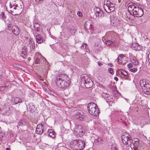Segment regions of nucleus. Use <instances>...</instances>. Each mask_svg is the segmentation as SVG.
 <instances>
[{
	"label": "nucleus",
	"mask_w": 150,
	"mask_h": 150,
	"mask_svg": "<svg viewBox=\"0 0 150 150\" xmlns=\"http://www.w3.org/2000/svg\"><path fill=\"white\" fill-rule=\"evenodd\" d=\"M55 83L58 87L64 88L68 86L70 81L69 80L68 77L67 75L61 74L56 78Z\"/></svg>",
	"instance_id": "f257e3e1"
},
{
	"label": "nucleus",
	"mask_w": 150,
	"mask_h": 150,
	"mask_svg": "<svg viewBox=\"0 0 150 150\" xmlns=\"http://www.w3.org/2000/svg\"><path fill=\"white\" fill-rule=\"evenodd\" d=\"M128 11L134 16L140 17L144 14V12L142 8L140 7H137L132 3L128 6Z\"/></svg>",
	"instance_id": "f03ea898"
},
{
	"label": "nucleus",
	"mask_w": 150,
	"mask_h": 150,
	"mask_svg": "<svg viewBox=\"0 0 150 150\" xmlns=\"http://www.w3.org/2000/svg\"><path fill=\"white\" fill-rule=\"evenodd\" d=\"M70 146L74 150H81L85 147V143L82 140L75 139L70 142Z\"/></svg>",
	"instance_id": "7ed1b4c3"
},
{
	"label": "nucleus",
	"mask_w": 150,
	"mask_h": 150,
	"mask_svg": "<svg viewBox=\"0 0 150 150\" xmlns=\"http://www.w3.org/2000/svg\"><path fill=\"white\" fill-rule=\"evenodd\" d=\"M139 83L144 93L147 95L150 94V81L148 80L144 79L141 80Z\"/></svg>",
	"instance_id": "20e7f679"
},
{
	"label": "nucleus",
	"mask_w": 150,
	"mask_h": 150,
	"mask_svg": "<svg viewBox=\"0 0 150 150\" xmlns=\"http://www.w3.org/2000/svg\"><path fill=\"white\" fill-rule=\"evenodd\" d=\"M89 112L91 115L96 116L99 112L98 106L95 103L93 102H91L88 104L87 107Z\"/></svg>",
	"instance_id": "39448f33"
},
{
	"label": "nucleus",
	"mask_w": 150,
	"mask_h": 150,
	"mask_svg": "<svg viewBox=\"0 0 150 150\" xmlns=\"http://www.w3.org/2000/svg\"><path fill=\"white\" fill-rule=\"evenodd\" d=\"M103 8L105 11L108 13H110L114 11L115 9V4L111 3L108 0H105Z\"/></svg>",
	"instance_id": "423d86ee"
},
{
	"label": "nucleus",
	"mask_w": 150,
	"mask_h": 150,
	"mask_svg": "<svg viewBox=\"0 0 150 150\" xmlns=\"http://www.w3.org/2000/svg\"><path fill=\"white\" fill-rule=\"evenodd\" d=\"M122 140L123 144L128 146H131L132 142L131 136L127 133L125 132L122 134L121 137Z\"/></svg>",
	"instance_id": "0eeeda50"
},
{
	"label": "nucleus",
	"mask_w": 150,
	"mask_h": 150,
	"mask_svg": "<svg viewBox=\"0 0 150 150\" xmlns=\"http://www.w3.org/2000/svg\"><path fill=\"white\" fill-rule=\"evenodd\" d=\"M73 132L74 135L77 137H81L83 135L82 126L79 125L75 126Z\"/></svg>",
	"instance_id": "6e6552de"
},
{
	"label": "nucleus",
	"mask_w": 150,
	"mask_h": 150,
	"mask_svg": "<svg viewBox=\"0 0 150 150\" xmlns=\"http://www.w3.org/2000/svg\"><path fill=\"white\" fill-rule=\"evenodd\" d=\"M84 84L86 88L92 87L93 85V81L87 76H85L84 78Z\"/></svg>",
	"instance_id": "1a4fd4ad"
},
{
	"label": "nucleus",
	"mask_w": 150,
	"mask_h": 150,
	"mask_svg": "<svg viewBox=\"0 0 150 150\" xmlns=\"http://www.w3.org/2000/svg\"><path fill=\"white\" fill-rule=\"evenodd\" d=\"M47 62V61L43 57L40 55L36 58L35 64H39L40 65H43Z\"/></svg>",
	"instance_id": "9d476101"
},
{
	"label": "nucleus",
	"mask_w": 150,
	"mask_h": 150,
	"mask_svg": "<svg viewBox=\"0 0 150 150\" xmlns=\"http://www.w3.org/2000/svg\"><path fill=\"white\" fill-rule=\"evenodd\" d=\"M94 12L96 17H102L104 16V13L99 8L96 7L94 9Z\"/></svg>",
	"instance_id": "9b49d317"
},
{
	"label": "nucleus",
	"mask_w": 150,
	"mask_h": 150,
	"mask_svg": "<svg viewBox=\"0 0 150 150\" xmlns=\"http://www.w3.org/2000/svg\"><path fill=\"white\" fill-rule=\"evenodd\" d=\"M44 128V126L42 124H39L38 125L36 129V133L40 135L42 134L43 133Z\"/></svg>",
	"instance_id": "f8f14e48"
},
{
	"label": "nucleus",
	"mask_w": 150,
	"mask_h": 150,
	"mask_svg": "<svg viewBox=\"0 0 150 150\" xmlns=\"http://www.w3.org/2000/svg\"><path fill=\"white\" fill-rule=\"evenodd\" d=\"M75 115L76 117L79 119L80 120H82L84 119V116L81 114L82 113V111L80 110H78L77 111H75L74 112Z\"/></svg>",
	"instance_id": "ddd939ff"
},
{
	"label": "nucleus",
	"mask_w": 150,
	"mask_h": 150,
	"mask_svg": "<svg viewBox=\"0 0 150 150\" xmlns=\"http://www.w3.org/2000/svg\"><path fill=\"white\" fill-rule=\"evenodd\" d=\"M105 43L108 46L113 47L116 46L117 45L116 42L114 40H107L105 41Z\"/></svg>",
	"instance_id": "4468645a"
},
{
	"label": "nucleus",
	"mask_w": 150,
	"mask_h": 150,
	"mask_svg": "<svg viewBox=\"0 0 150 150\" xmlns=\"http://www.w3.org/2000/svg\"><path fill=\"white\" fill-rule=\"evenodd\" d=\"M22 100L18 97H14L12 98V103L13 104L15 105L19 103L22 102Z\"/></svg>",
	"instance_id": "2eb2a0df"
},
{
	"label": "nucleus",
	"mask_w": 150,
	"mask_h": 150,
	"mask_svg": "<svg viewBox=\"0 0 150 150\" xmlns=\"http://www.w3.org/2000/svg\"><path fill=\"white\" fill-rule=\"evenodd\" d=\"M12 30L13 33L16 35H18L19 33V30L18 28L16 25L12 26Z\"/></svg>",
	"instance_id": "dca6fc26"
},
{
	"label": "nucleus",
	"mask_w": 150,
	"mask_h": 150,
	"mask_svg": "<svg viewBox=\"0 0 150 150\" xmlns=\"http://www.w3.org/2000/svg\"><path fill=\"white\" fill-rule=\"evenodd\" d=\"M27 55L26 51V47L24 46L22 48V51L21 54V57L24 58H26Z\"/></svg>",
	"instance_id": "f3484780"
},
{
	"label": "nucleus",
	"mask_w": 150,
	"mask_h": 150,
	"mask_svg": "<svg viewBox=\"0 0 150 150\" xmlns=\"http://www.w3.org/2000/svg\"><path fill=\"white\" fill-rule=\"evenodd\" d=\"M28 46L30 48V51H33L35 49V44L31 40H29V43Z\"/></svg>",
	"instance_id": "a211bd4d"
},
{
	"label": "nucleus",
	"mask_w": 150,
	"mask_h": 150,
	"mask_svg": "<svg viewBox=\"0 0 150 150\" xmlns=\"http://www.w3.org/2000/svg\"><path fill=\"white\" fill-rule=\"evenodd\" d=\"M16 10L21 12L23 10L24 6L23 3L22 2H20L19 4H17V5H16Z\"/></svg>",
	"instance_id": "6ab92c4d"
},
{
	"label": "nucleus",
	"mask_w": 150,
	"mask_h": 150,
	"mask_svg": "<svg viewBox=\"0 0 150 150\" xmlns=\"http://www.w3.org/2000/svg\"><path fill=\"white\" fill-rule=\"evenodd\" d=\"M28 110L31 112H33L36 109L35 105H33L32 103H30L28 105Z\"/></svg>",
	"instance_id": "aec40b11"
},
{
	"label": "nucleus",
	"mask_w": 150,
	"mask_h": 150,
	"mask_svg": "<svg viewBox=\"0 0 150 150\" xmlns=\"http://www.w3.org/2000/svg\"><path fill=\"white\" fill-rule=\"evenodd\" d=\"M110 19L111 21H112L113 23H118L119 21L120 20L119 18H117L116 16H110Z\"/></svg>",
	"instance_id": "412c9836"
},
{
	"label": "nucleus",
	"mask_w": 150,
	"mask_h": 150,
	"mask_svg": "<svg viewBox=\"0 0 150 150\" xmlns=\"http://www.w3.org/2000/svg\"><path fill=\"white\" fill-rule=\"evenodd\" d=\"M36 39L37 42L39 44L41 43L43 41L42 37L40 35L36 36Z\"/></svg>",
	"instance_id": "4be33fe9"
},
{
	"label": "nucleus",
	"mask_w": 150,
	"mask_h": 150,
	"mask_svg": "<svg viewBox=\"0 0 150 150\" xmlns=\"http://www.w3.org/2000/svg\"><path fill=\"white\" fill-rule=\"evenodd\" d=\"M48 134L50 137L52 138H54L55 137V132L52 130H49L48 131Z\"/></svg>",
	"instance_id": "5701e85b"
},
{
	"label": "nucleus",
	"mask_w": 150,
	"mask_h": 150,
	"mask_svg": "<svg viewBox=\"0 0 150 150\" xmlns=\"http://www.w3.org/2000/svg\"><path fill=\"white\" fill-rule=\"evenodd\" d=\"M85 27H89V28H91L93 26L92 24L91 21H86L84 24Z\"/></svg>",
	"instance_id": "b1692460"
},
{
	"label": "nucleus",
	"mask_w": 150,
	"mask_h": 150,
	"mask_svg": "<svg viewBox=\"0 0 150 150\" xmlns=\"http://www.w3.org/2000/svg\"><path fill=\"white\" fill-rule=\"evenodd\" d=\"M136 148H139L140 147L139 141L138 139L137 140L135 141L132 144Z\"/></svg>",
	"instance_id": "393cba45"
},
{
	"label": "nucleus",
	"mask_w": 150,
	"mask_h": 150,
	"mask_svg": "<svg viewBox=\"0 0 150 150\" xmlns=\"http://www.w3.org/2000/svg\"><path fill=\"white\" fill-rule=\"evenodd\" d=\"M9 108H8L6 106L4 105V107L2 108V112L4 114H6L7 113L8 111Z\"/></svg>",
	"instance_id": "a878e982"
},
{
	"label": "nucleus",
	"mask_w": 150,
	"mask_h": 150,
	"mask_svg": "<svg viewBox=\"0 0 150 150\" xmlns=\"http://www.w3.org/2000/svg\"><path fill=\"white\" fill-rule=\"evenodd\" d=\"M131 62L134 65H137L138 64V61L135 59H131Z\"/></svg>",
	"instance_id": "bb28decb"
},
{
	"label": "nucleus",
	"mask_w": 150,
	"mask_h": 150,
	"mask_svg": "<svg viewBox=\"0 0 150 150\" xmlns=\"http://www.w3.org/2000/svg\"><path fill=\"white\" fill-rule=\"evenodd\" d=\"M40 26V25L38 22H36V21L34 22L33 27L34 28L37 29L38 28H39Z\"/></svg>",
	"instance_id": "cd10ccee"
},
{
	"label": "nucleus",
	"mask_w": 150,
	"mask_h": 150,
	"mask_svg": "<svg viewBox=\"0 0 150 150\" xmlns=\"http://www.w3.org/2000/svg\"><path fill=\"white\" fill-rule=\"evenodd\" d=\"M26 124V122L24 121H23L22 120H21V121H20L18 123V126H22L23 125H25Z\"/></svg>",
	"instance_id": "c85d7f7f"
},
{
	"label": "nucleus",
	"mask_w": 150,
	"mask_h": 150,
	"mask_svg": "<svg viewBox=\"0 0 150 150\" xmlns=\"http://www.w3.org/2000/svg\"><path fill=\"white\" fill-rule=\"evenodd\" d=\"M17 5V4H16L15 1L10 2L9 6L10 8H12L13 7L16 6V5Z\"/></svg>",
	"instance_id": "c756f323"
},
{
	"label": "nucleus",
	"mask_w": 150,
	"mask_h": 150,
	"mask_svg": "<svg viewBox=\"0 0 150 150\" xmlns=\"http://www.w3.org/2000/svg\"><path fill=\"white\" fill-rule=\"evenodd\" d=\"M119 73L125 76H127L128 75V73L125 71L123 70L122 71H119Z\"/></svg>",
	"instance_id": "7c9ffc66"
},
{
	"label": "nucleus",
	"mask_w": 150,
	"mask_h": 150,
	"mask_svg": "<svg viewBox=\"0 0 150 150\" xmlns=\"http://www.w3.org/2000/svg\"><path fill=\"white\" fill-rule=\"evenodd\" d=\"M111 149L112 150H118L116 148V145L115 144L112 145Z\"/></svg>",
	"instance_id": "2f4dec72"
},
{
	"label": "nucleus",
	"mask_w": 150,
	"mask_h": 150,
	"mask_svg": "<svg viewBox=\"0 0 150 150\" xmlns=\"http://www.w3.org/2000/svg\"><path fill=\"white\" fill-rule=\"evenodd\" d=\"M0 16L1 17L2 19L3 20H4L6 19V16H5L4 13V12H2L1 13Z\"/></svg>",
	"instance_id": "473e14b6"
},
{
	"label": "nucleus",
	"mask_w": 150,
	"mask_h": 150,
	"mask_svg": "<svg viewBox=\"0 0 150 150\" xmlns=\"http://www.w3.org/2000/svg\"><path fill=\"white\" fill-rule=\"evenodd\" d=\"M123 55L122 54H120L118 56V57L117 58V60L119 62L120 60H121L123 59Z\"/></svg>",
	"instance_id": "72a5a7b5"
},
{
	"label": "nucleus",
	"mask_w": 150,
	"mask_h": 150,
	"mask_svg": "<svg viewBox=\"0 0 150 150\" xmlns=\"http://www.w3.org/2000/svg\"><path fill=\"white\" fill-rule=\"evenodd\" d=\"M108 71L110 74H113V71L112 68H109L108 69Z\"/></svg>",
	"instance_id": "f704fd0d"
},
{
	"label": "nucleus",
	"mask_w": 150,
	"mask_h": 150,
	"mask_svg": "<svg viewBox=\"0 0 150 150\" xmlns=\"http://www.w3.org/2000/svg\"><path fill=\"white\" fill-rule=\"evenodd\" d=\"M137 69L136 68H134L130 70V71L131 72H135L137 71Z\"/></svg>",
	"instance_id": "c9c22d12"
},
{
	"label": "nucleus",
	"mask_w": 150,
	"mask_h": 150,
	"mask_svg": "<svg viewBox=\"0 0 150 150\" xmlns=\"http://www.w3.org/2000/svg\"><path fill=\"white\" fill-rule=\"evenodd\" d=\"M96 142L98 144H100L101 143V141L100 138H98L96 140Z\"/></svg>",
	"instance_id": "e433bc0d"
},
{
	"label": "nucleus",
	"mask_w": 150,
	"mask_h": 150,
	"mask_svg": "<svg viewBox=\"0 0 150 150\" xmlns=\"http://www.w3.org/2000/svg\"><path fill=\"white\" fill-rule=\"evenodd\" d=\"M86 46V44L83 43L81 47L83 49L85 48Z\"/></svg>",
	"instance_id": "4c0bfd02"
},
{
	"label": "nucleus",
	"mask_w": 150,
	"mask_h": 150,
	"mask_svg": "<svg viewBox=\"0 0 150 150\" xmlns=\"http://www.w3.org/2000/svg\"><path fill=\"white\" fill-rule=\"evenodd\" d=\"M128 67L129 68H131L133 67V65L132 63H129L128 65Z\"/></svg>",
	"instance_id": "58836bf2"
},
{
	"label": "nucleus",
	"mask_w": 150,
	"mask_h": 150,
	"mask_svg": "<svg viewBox=\"0 0 150 150\" xmlns=\"http://www.w3.org/2000/svg\"><path fill=\"white\" fill-rule=\"evenodd\" d=\"M148 62L149 63V60H150V52L149 53L148 55Z\"/></svg>",
	"instance_id": "ea45409f"
},
{
	"label": "nucleus",
	"mask_w": 150,
	"mask_h": 150,
	"mask_svg": "<svg viewBox=\"0 0 150 150\" xmlns=\"http://www.w3.org/2000/svg\"><path fill=\"white\" fill-rule=\"evenodd\" d=\"M98 64L99 66H101L103 65L102 63L100 62H98Z\"/></svg>",
	"instance_id": "a19ab883"
},
{
	"label": "nucleus",
	"mask_w": 150,
	"mask_h": 150,
	"mask_svg": "<svg viewBox=\"0 0 150 150\" xmlns=\"http://www.w3.org/2000/svg\"><path fill=\"white\" fill-rule=\"evenodd\" d=\"M10 13L12 15H15V14H13V11L12 10H10Z\"/></svg>",
	"instance_id": "79ce46f5"
},
{
	"label": "nucleus",
	"mask_w": 150,
	"mask_h": 150,
	"mask_svg": "<svg viewBox=\"0 0 150 150\" xmlns=\"http://www.w3.org/2000/svg\"><path fill=\"white\" fill-rule=\"evenodd\" d=\"M114 79L116 80V81L118 80V79L117 77H115L114 78Z\"/></svg>",
	"instance_id": "37998d69"
},
{
	"label": "nucleus",
	"mask_w": 150,
	"mask_h": 150,
	"mask_svg": "<svg viewBox=\"0 0 150 150\" xmlns=\"http://www.w3.org/2000/svg\"><path fill=\"white\" fill-rule=\"evenodd\" d=\"M8 28H11V25L10 24H9L8 25Z\"/></svg>",
	"instance_id": "c03bdc74"
},
{
	"label": "nucleus",
	"mask_w": 150,
	"mask_h": 150,
	"mask_svg": "<svg viewBox=\"0 0 150 150\" xmlns=\"http://www.w3.org/2000/svg\"><path fill=\"white\" fill-rule=\"evenodd\" d=\"M108 65L110 67H112L113 66V65L111 63L108 64Z\"/></svg>",
	"instance_id": "a18cd8bd"
},
{
	"label": "nucleus",
	"mask_w": 150,
	"mask_h": 150,
	"mask_svg": "<svg viewBox=\"0 0 150 150\" xmlns=\"http://www.w3.org/2000/svg\"><path fill=\"white\" fill-rule=\"evenodd\" d=\"M51 37L53 39H54L55 38V37L53 35L51 36Z\"/></svg>",
	"instance_id": "49530a36"
},
{
	"label": "nucleus",
	"mask_w": 150,
	"mask_h": 150,
	"mask_svg": "<svg viewBox=\"0 0 150 150\" xmlns=\"http://www.w3.org/2000/svg\"><path fill=\"white\" fill-rule=\"evenodd\" d=\"M14 7L13 8V9H15V10H16V6H15V7Z\"/></svg>",
	"instance_id": "de8ad7c7"
},
{
	"label": "nucleus",
	"mask_w": 150,
	"mask_h": 150,
	"mask_svg": "<svg viewBox=\"0 0 150 150\" xmlns=\"http://www.w3.org/2000/svg\"><path fill=\"white\" fill-rule=\"evenodd\" d=\"M5 87L4 86H2L1 87V89H3V90H4V88Z\"/></svg>",
	"instance_id": "09e8293b"
},
{
	"label": "nucleus",
	"mask_w": 150,
	"mask_h": 150,
	"mask_svg": "<svg viewBox=\"0 0 150 150\" xmlns=\"http://www.w3.org/2000/svg\"><path fill=\"white\" fill-rule=\"evenodd\" d=\"M6 150H10V149L9 148H6Z\"/></svg>",
	"instance_id": "8fccbe9b"
}]
</instances>
